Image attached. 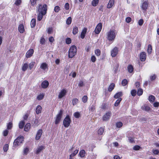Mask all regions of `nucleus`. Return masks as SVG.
<instances>
[{
	"label": "nucleus",
	"mask_w": 159,
	"mask_h": 159,
	"mask_svg": "<svg viewBox=\"0 0 159 159\" xmlns=\"http://www.w3.org/2000/svg\"><path fill=\"white\" fill-rule=\"evenodd\" d=\"M8 145L7 144H5L3 147V149L5 152H6L8 149Z\"/></svg>",
	"instance_id": "47"
},
{
	"label": "nucleus",
	"mask_w": 159,
	"mask_h": 159,
	"mask_svg": "<svg viewBox=\"0 0 159 159\" xmlns=\"http://www.w3.org/2000/svg\"><path fill=\"white\" fill-rule=\"evenodd\" d=\"M146 53L144 52H142L140 54V58L142 61H144L146 59Z\"/></svg>",
	"instance_id": "14"
},
{
	"label": "nucleus",
	"mask_w": 159,
	"mask_h": 159,
	"mask_svg": "<svg viewBox=\"0 0 159 159\" xmlns=\"http://www.w3.org/2000/svg\"><path fill=\"white\" fill-rule=\"evenodd\" d=\"M122 100V98H119L116 101V102H115L114 104V106L115 107H117L119 103H120V102Z\"/></svg>",
	"instance_id": "33"
},
{
	"label": "nucleus",
	"mask_w": 159,
	"mask_h": 159,
	"mask_svg": "<svg viewBox=\"0 0 159 159\" xmlns=\"http://www.w3.org/2000/svg\"><path fill=\"white\" fill-rule=\"evenodd\" d=\"M42 108L40 105H38L36 109V112L37 114H38L41 112Z\"/></svg>",
	"instance_id": "22"
},
{
	"label": "nucleus",
	"mask_w": 159,
	"mask_h": 159,
	"mask_svg": "<svg viewBox=\"0 0 159 159\" xmlns=\"http://www.w3.org/2000/svg\"><path fill=\"white\" fill-rule=\"evenodd\" d=\"M28 67V65L27 63H25L23 64L22 67V70L24 71H25Z\"/></svg>",
	"instance_id": "28"
},
{
	"label": "nucleus",
	"mask_w": 159,
	"mask_h": 159,
	"mask_svg": "<svg viewBox=\"0 0 159 159\" xmlns=\"http://www.w3.org/2000/svg\"><path fill=\"white\" fill-rule=\"evenodd\" d=\"M24 140V137L23 136H20L17 138L13 143V147H16L19 145Z\"/></svg>",
	"instance_id": "4"
},
{
	"label": "nucleus",
	"mask_w": 159,
	"mask_h": 159,
	"mask_svg": "<svg viewBox=\"0 0 159 159\" xmlns=\"http://www.w3.org/2000/svg\"><path fill=\"white\" fill-rule=\"evenodd\" d=\"M45 14L39 12L38 15L37 20L39 21L41 20L43 17V16Z\"/></svg>",
	"instance_id": "25"
},
{
	"label": "nucleus",
	"mask_w": 159,
	"mask_h": 159,
	"mask_svg": "<svg viewBox=\"0 0 159 159\" xmlns=\"http://www.w3.org/2000/svg\"><path fill=\"white\" fill-rule=\"evenodd\" d=\"M63 114V111L61 110L55 118V124L57 125L59 123Z\"/></svg>",
	"instance_id": "6"
},
{
	"label": "nucleus",
	"mask_w": 159,
	"mask_h": 159,
	"mask_svg": "<svg viewBox=\"0 0 159 159\" xmlns=\"http://www.w3.org/2000/svg\"><path fill=\"white\" fill-rule=\"evenodd\" d=\"M131 95L133 96H134L136 94V90L133 89L132 90L131 92Z\"/></svg>",
	"instance_id": "52"
},
{
	"label": "nucleus",
	"mask_w": 159,
	"mask_h": 159,
	"mask_svg": "<svg viewBox=\"0 0 159 159\" xmlns=\"http://www.w3.org/2000/svg\"><path fill=\"white\" fill-rule=\"evenodd\" d=\"M123 95L122 93L121 92H120L116 93L114 96V98H115L118 99L120 98Z\"/></svg>",
	"instance_id": "20"
},
{
	"label": "nucleus",
	"mask_w": 159,
	"mask_h": 159,
	"mask_svg": "<svg viewBox=\"0 0 159 159\" xmlns=\"http://www.w3.org/2000/svg\"><path fill=\"white\" fill-rule=\"evenodd\" d=\"M30 124L29 123H28L25 125L24 128V130L25 131H29L30 128Z\"/></svg>",
	"instance_id": "26"
},
{
	"label": "nucleus",
	"mask_w": 159,
	"mask_h": 159,
	"mask_svg": "<svg viewBox=\"0 0 159 159\" xmlns=\"http://www.w3.org/2000/svg\"><path fill=\"white\" fill-rule=\"evenodd\" d=\"M37 0H30V2L32 6H34L36 3Z\"/></svg>",
	"instance_id": "54"
},
{
	"label": "nucleus",
	"mask_w": 159,
	"mask_h": 159,
	"mask_svg": "<svg viewBox=\"0 0 159 159\" xmlns=\"http://www.w3.org/2000/svg\"><path fill=\"white\" fill-rule=\"evenodd\" d=\"M114 0H110L107 6V7L108 8H111L114 5Z\"/></svg>",
	"instance_id": "17"
},
{
	"label": "nucleus",
	"mask_w": 159,
	"mask_h": 159,
	"mask_svg": "<svg viewBox=\"0 0 159 159\" xmlns=\"http://www.w3.org/2000/svg\"><path fill=\"white\" fill-rule=\"evenodd\" d=\"M115 30H110L107 33V39L109 41H114L117 34Z\"/></svg>",
	"instance_id": "1"
},
{
	"label": "nucleus",
	"mask_w": 159,
	"mask_h": 159,
	"mask_svg": "<svg viewBox=\"0 0 159 159\" xmlns=\"http://www.w3.org/2000/svg\"><path fill=\"white\" fill-rule=\"evenodd\" d=\"M65 8L66 10H68L69 8V5L68 3H66L65 5Z\"/></svg>",
	"instance_id": "62"
},
{
	"label": "nucleus",
	"mask_w": 159,
	"mask_h": 159,
	"mask_svg": "<svg viewBox=\"0 0 159 159\" xmlns=\"http://www.w3.org/2000/svg\"><path fill=\"white\" fill-rule=\"evenodd\" d=\"M35 64L34 62H31L29 65V68L30 70H31L34 67Z\"/></svg>",
	"instance_id": "43"
},
{
	"label": "nucleus",
	"mask_w": 159,
	"mask_h": 159,
	"mask_svg": "<svg viewBox=\"0 0 159 159\" xmlns=\"http://www.w3.org/2000/svg\"><path fill=\"white\" fill-rule=\"evenodd\" d=\"M118 50L116 47H115L111 51V55L112 57H115L118 53Z\"/></svg>",
	"instance_id": "13"
},
{
	"label": "nucleus",
	"mask_w": 159,
	"mask_h": 159,
	"mask_svg": "<svg viewBox=\"0 0 159 159\" xmlns=\"http://www.w3.org/2000/svg\"><path fill=\"white\" fill-rule=\"evenodd\" d=\"M31 28H34L36 25V20L35 19H32L31 21Z\"/></svg>",
	"instance_id": "27"
},
{
	"label": "nucleus",
	"mask_w": 159,
	"mask_h": 159,
	"mask_svg": "<svg viewBox=\"0 0 159 159\" xmlns=\"http://www.w3.org/2000/svg\"><path fill=\"white\" fill-rule=\"evenodd\" d=\"M140 148V147L139 146L136 145L133 147V149L134 150L136 151L139 150Z\"/></svg>",
	"instance_id": "58"
},
{
	"label": "nucleus",
	"mask_w": 159,
	"mask_h": 159,
	"mask_svg": "<svg viewBox=\"0 0 159 159\" xmlns=\"http://www.w3.org/2000/svg\"><path fill=\"white\" fill-rule=\"evenodd\" d=\"M71 43V39L69 38H67L66 39V43L67 44H69Z\"/></svg>",
	"instance_id": "59"
},
{
	"label": "nucleus",
	"mask_w": 159,
	"mask_h": 159,
	"mask_svg": "<svg viewBox=\"0 0 159 159\" xmlns=\"http://www.w3.org/2000/svg\"><path fill=\"white\" fill-rule=\"evenodd\" d=\"M143 93V90L141 89H139L138 90L137 94L139 96L141 95Z\"/></svg>",
	"instance_id": "42"
},
{
	"label": "nucleus",
	"mask_w": 159,
	"mask_h": 159,
	"mask_svg": "<svg viewBox=\"0 0 159 159\" xmlns=\"http://www.w3.org/2000/svg\"><path fill=\"white\" fill-rule=\"evenodd\" d=\"M49 84V83L48 81L44 80L42 82L41 86L43 88L46 89L48 87Z\"/></svg>",
	"instance_id": "16"
},
{
	"label": "nucleus",
	"mask_w": 159,
	"mask_h": 159,
	"mask_svg": "<svg viewBox=\"0 0 159 159\" xmlns=\"http://www.w3.org/2000/svg\"><path fill=\"white\" fill-rule=\"evenodd\" d=\"M152 46L151 45L149 44L148 45V52L149 54H151L152 51Z\"/></svg>",
	"instance_id": "39"
},
{
	"label": "nucleus",
	"mask_w": 159,
	"mask_h": 159,
	"mask_svg": "<svg viewBox=\"0 0 159 159\" xmlns=\"http://www.w3.org/2000/svg\"><path fill=\"white\" fill-rule=\"evenodd\" d=\"M42 130L41 129H39L35 137L36 140H38L40 139L42 134Z\"/></svg>",
	"instance_id": "11"
},
{
	"label": "nucleus",
	"mask_w": 159,
	"mask_h": 159,
	"mask_svg": "<svg viewBox=\"0 0 159 159\" xmlns=\"http://www.w3.org/2000/svg\"><path fill=\"white\" fill-rule=\"evenodd\" d=\"M25 125V122L23 121H21L20 122V123H19V128L20 129H22L23 128L24 125Z\"/></svg>",
	"instance_id": "41"
},
{
	"label": "nucleus",
	"mask_w": 159,
	"mask_h": 159,
	"mask_svg": "<svg viewBox=\"0 0 159 159\" xmlns=\"http://www.w3.org/2000/svg\"><path fill=\"white\" fill-rule=\"evenodd\" d=\"M8 133V130L6 129L3 132V135L5 136H6L7 135Z\"/></svg>",
	"instance_id": "63"
},
{
	"label": "nucleus",
	"mask_w": 159,
	"mask_h": 159,
	"mask_svg": "<svg viewBox=\"0 0 159 159\" xmlns=\"http://www.w3.org/2000/svg\"><path fill=\"white\" fill-rule=\"evenodd\" d=\"M128 70L129 72L130 73H132L134 70L133 66L131 65H129L128 66Z\"/></svg>",
	"instance_id": "29"
},
{
	"label": "nucleus",
	"mask_w": 159,
	"mask_h": 159,
	"mask_svg": "<svg viewBox=\"0 0 159 159\" xmlns=\"http://www.w3.org/2000/svg\"><path fill=\"white\" fill-rule=\"evenodd\" d=\"M29 151L28 148H26L24 149L23 153L25 155H27Z\"/></svg>",
	"instance_id": "55"
},
{
	"label": "nucleus",
	"mask_w": 159,
	"mask_h": 159,
	"mask_svg": "<svg viewBox=\"0 0 159 159\" xmlns=\"http://www.w3.org/2000/svg\"><path fill=\"white\" fill-rule=\"evenodd\" d=\"M72 21V19L71 17H69L66 20V24L68 25H70Z\"/></svg>",
	"instance_id": "37"
},
{
	"label": "nucleus",
	"mask_w": 159,
	"mask_h": 159,
	"mask_svg": "<svg viewBox=\"0 0 159 159\" xmlns=\"http://www.w3.org/2000/svg\"><path fill=\"white\" fill-rule=\"evenodd\" d=\"M87 28H85L82 30L81 34V38L83 39L84 38L87 31Z\"/></svg>",
	"instance_id": "18"
},
{
	"label": "nucleus",
	"mask_w": 159,
	"mask_h": 159,
	"mask_svg": "<svg viewBox=\"0 0 159 159\" xmlns=\"http://www.w3.org/2000/svg\"><path fill=\"white\" fill-rule=\"evenodd\" d=\"M127 81L125 79H124L122 81V84L123 86H125L127 84Z\"/></svg>",
	"instance_id": "51"
},
{
	"label": "nucleus",
	"mask_w": 159,
	"mask_h": 159,
	"mask_svg": "<svg viewBox=\"0 0 159 159\" xmlns=\"http://www.w3.org/2000/svg\"><path fill=\"white\" fill-rule=\"evenodd\" d=\"M143 22L144 21L142 19H141L139 20L138 21V24L139 25L141 26L143 24Z\"/></svg>",
	"instance_id": "57"
},
{
	"label": "nucleus",
	"mask_w": 159,
	"mask_h": 159,
	"mask_svg": "<svg viewBox=\"0 0 159 159\" xmlns=\"http://www.w3.org/2000/svg\"><path fill=\"white\" fill-rule=\"evenodd\" d=\"M111 115V112L108 111L102 117V120L104 121L108 120L110 118Z\"/></svg>",
	"instance_id": "8"
},
{
	"label": "nucleus",
	"mask_w": 159,
	"mask_h": 159,
	"mask_svg": "<svg viewBox=\"0 0 159 159\" xmlns=\"http://www.w3.org/2000/svg\"><path fill=\"white\" fill-rule=\"evenodd\" d=\"M115 86V84L114 83H111L109 86L108 91L109 92H111L114 89Z\"/></svg>",
	"instance_id": "21"
},
{
	"label": "nucleus",
	"mask_w": 159,
	"mask_h": 159,
	"mask_svg": "<svg viewBox=\"0 0 159 159\" xmlns=\"http://www.w3.org/2000/svg\"><path fill=\"white\" fill-rule=\"evenodd\" d=\"M45 148V147L43 146H41L39 147L36 149L35 153L37 154H39Z\"/></svg>",
	"instance_id": "15"
},
{
	"label": "nucleus",
	"mask_w": 159,
	"mask_h": 159,
	"mask_svg": "<svg viewBox=\"0 0 159 159\" xmlns=\"http://www.w3.org/2000/svg\"><path fill=\"white\" fill-rule=\"evenodd\" d=\"M152 152L154 155H158L159 153V151L157 149H153Z\"/></svg>",
	"instance_id": "56"
},
{
	"label": "nucleus",
	"mask_w": 159,
	"mask_h": 159,
	"mask_svg": "<svg viewBox=\"0 0 159 159\" xmlns=\"http://www.w3.org/2000/svg\"><path fill=\"white\" fill-rule=\"evenodd\" d=\"M38 12L46 14L47 10V5L44 4L42 5L41 4L39 5L38 7L37 8Z\"/></svg>",
	"instance_id": "3"
},
{
	"label": "nucleus",
	"mask_w": 159,
	"mask_h": 159,
	"mask_svg": "<svg viewBox=\"0 0 159 159\" xmlns=\"http://www.w3.org/2000/svg\"><path fill=\"white\" fill-rule=\"evenodd\" d=\"M99 2V0H93L92 2V5L93 6H96Z\"/></svg>",
	"instance_id": "34"
},
{
	"label": "nucleus",
	"mask_w": 159,
	"mask_h": 159,
	"mask_svg": "<svg viewBox=\"0 0 159 159\" xmlns=\"http://www.w3.org/2000/svg\"><path fill=\"white\" fill-rule=\"evenodd\" d=\"M71 120L69 116H67L63 121V124L66 128L68 127L70 125Z\"/></svg>",
	"instance_id": "5"
},
{
	"label": "nucleus",
	"mask_w": 159,
	"mask_h": 159,
	"mask_svg": "<svg viewBox=\"0 0 159 159\" xmlns=\"http://www.w3.org/2000/svg\"><path fill=\"white\" fill-rule=\"evenodd\" d=\"M102 27V24L100 23L96 26L95 29V32L96 34H99L100 32Z\"/></svg>",
	"instance_id": "9"
},
{
	"label": "nucleus",
	"mask_w": 159,
	"mask_h": 159,
	"mask_svg": "<svg viewBox=\"0 0 159 159\" xmlns=\"http://www.w3.org/2000/svg\"><path fill=\"white\" fill-rule=\"evenodd\" d=\"M78 102V100L77 98H74L72 100L73 105L74 106L76 105Z\"/></svg>",
	"instance_id": "45"
},
{
	"label": "nucleus",
	"mask_w": 159,
	"mask_h": 159,
	"mask_svg": "<svg viewBox=\"0 0 159 159\" xmlns=\"http://www.w3.org/2000/svg\"><path fill=\"white\" fill-rule=\"evenodd\" d=\"M74 116L76 118H79L80 116V113L79 112H76L74 113Z\"/></svg>",
	"instance_id": "38"
},
{
	"label": "nucleus",
	"mask_w": 159,
	"mask_h": 159,
	"mask_svg": "<svg viewBox=\"0 0 159 159\" xmlns=\"http://www.w3.org/2000/svg\"><path fill=\"white\" fill-rule=\"evenodd\" d=\"M34 50L33 49H30L28 50L26 54V57L28 58L32 56L34 53Z\"/></svg>",
	"instance_id": "12"
},
{
	"label": "nucleus",
	"mask_w": 159,
	"mask_h": 159,
	"mask_svg": "<svg viewBox=\"0 0 159 159\" xmlns=\"http://www.w3.org/2000/svg\"><path fill=\"white\" fill-rule=\"evenodd\" d=\"M88 100V97L87 96H84L82 98V100L83 102L86 103L87 102Z\"/></svg>",
	"instance_id": "44"
},
{
	"label": "nucleus",
	"mask_w": 159,
	"mask_h": 159,
	"mask_svg": "<svg viewBox=\"0 0 159 159\" xmlns=\"http://www.w3.org/2000/svg\"><path fill=\"white\" fill-rule=\"evenodd\" d=\"M40 68L43 70H45L48 68V65L45 63H43L41 64Z\"/></svg>",
	"instance_id": "23"
},
{
	"label": "nucleus",
	"mask_w": 159,
	"mask_h": 159,
	"mask_svg": "<svg viewBox=\"0 0 159 159\" xmlns=\"http://www.w3.org/2000/svg\"><path fill=\"white\" fill-rule=\"evenodd\" d=\"M77 52L76 47L75 45L71 46L69 51L68 56L69 57L72 58L76 54Z\"/></svg>",
	"instance_id": "2"
},
{
	"label": "nucleus",
	"mask_w": 159,
	"mask_h": 159,
	"mask_svg": "<svg viewBox=\"0 0 159 159\" xmlns=\"http://www.w3.org/2000/svg\"><path fill=\"white\" fill-rule=\"evenodd\" d=\"M141 108L142 110L148 111L150 110V108L149 107L146 105H144L141 107Z\"/></svg>",
	"instance_id": "24"
},
{
	"label": "nucleus",
	"mask_w": 159,
	"mask_h": 159,
	"mask_svg": "<svg viewBox=\"0 0 159 159\" xmlns=\"http://www.w3.org/2000/svg\"><path fill=\"white\" fill-rule=\"evenodd\" d=\"M85 154V151L84 150H81L80 152V155L81 157H83Z\"/></svg>",
	"instance_id": "36"
},
{
	"label": "nucleus",
	"mask_w": 159,
	"mask_h": 159,
	"mask_svg": "<svg viewBox=\"0 0 159 159\" xmlns=\"http://www.w3.org/2000/svg\"><path fill=\"white\" fill-rule=\"evenodd\" d=\"M12 126V124L11 122H9L7 125V129H10Z\"/></svg>",
	"instance_id": "50"
},
{
	"label": "nucleus",
	"mask_w": 159,
	"mask_h": 159,
	"mask_svg": "<svg viewBox=\"0 0 159 159\" xmlns=\"http://www.w3.org/2000/svg\"><path fill=\"white\" fill-rule=\"evenodd\" d=\"M95 54L97 56H99L101 54V51L99 49H97L95 51Z\"/></svg>",
	"instance_id": "49"
},
{
	"label": "nucleus",
	"mask_w": 159,
	"mask_h": 159,
	"mask_svg": "<svg viewBox=\"0 0 159 159\" xmlns=\"http://www.w3.org/2000/svg\"><path fill=\"white\" fill-rule=\"evenodd\" d=\"M148 3L147 1H145L141 3L140 7L143 12H145L147 10Z\"/></svg>",
	"instance_id": "7"
},
{
	"label": "nucleus",
	"mask_w": 159,
	"mask_h": 159,
	"mask_svg": "<svg viewBox=\"0 0 159 159\" xmlns=\"http://www.w3.org/2000/svg\"><path fill=\"white\" fill-rule=\"evenodd\" d=\"M156 78V76L154 75H153L151 76L150 77V79L151 80H155Z\"/></svg>",
	"instance_id": "64"
},
{
	"label": "nucleus",
	"mask_w": 159,
	"mask_h": 159,
	"mask_svg": "<svg viewBox=\"0 0 159 159\" xmlns=\"http://www.w3.org/2000/svg\"><path fill=\"white\" fill-rule=\"evenodd\" d=\"M96 60V58L94 56H93L91 57V60L93 62H95Z\"/></svg>",
	"instance_id": "61"
},
{
	"label": "nucleus",
	"mask_w": 159,
	"mask_h": 159,
	"mask_svg": "<svg viewBox=\"0 0 159 159\" xmlns=\"http://www.w3.org/2000/svg\"><path fill=\"white\" fill-rule=\"evenodd\" d=\"M123 125L122 123L121 122H117L116 123V126L118 128H120Z\"/></svg>",
	"instance_id": "46"
},
{
	"label": "nucleus",
	"mask_w": 159,
	"mask_h": 159,
	"mask_svg": "<svg viewBox=\"0 0 159 159\" xmlns=\"http://www.w3.org/2000/svg\"><path fill=\"white\" fill-rule=\"evenodd\" d=\"M66 92H67L66 89H62L59 94L58 98L59 99L61 98L66 95Z\"/></svg>",
	"instance_id": "10"
},
{
	"label": "nucleus",
	"mask_w": 159,
	"mask_h": 159,
	"mask_svg": "<svg viewBox=\"0 0 159 159\" xmlns=\"http://www.w3.org/2000/svg\"><path fill=\"white\" fill-rule=\"evenodd\" d=\"M104 131V129L102 127L100 128L98 130V135L102 134Z\"/></svg>",
	"instance_id": "31"
},
{
	"label": "nucleus",
	"mask_w": 159,
	"mask_h": 159,
	"mask_svg": "<svg viewBox=\"0 0 159 159\" xmlns=\"http://www.w3.org/2000/svg\"><path fill=\"white\" fill-rule=\"evenodd\" d=\"M60 10V7L58 6H56L54 8V11L55 12L57 13Z\"/></svg>",
	"instance_id": "40"
},
{
	"label": "nucleus",
	"mask_w": 159,
	"mask_h": 159,
	"mask_svg": "<svg viewBox=\"0 0 159 159\" xmlns=\"http://www.w3.org/2000/svg\"><path fill=\"white\" fill-rule=\"evenodd\" d=\"M45 40L43 37H42L40 40V43L42 44H45Z\"/></svg>",
	"instance_id": "48"
},
{
	"label": "nucleus",
	"mask_w": 159,
	"mask_h": 159,
	"mask_svg": "<svg viewBox=\"0 0 159 159\" xmlns=\"http://www.w3.org/2000/svg\"><path fill=\"white\" fill-rule=\"evenodd\" d=\"M155 98L153 95H151L148 98V100L150 102H154Z\"/></svg>",
	"instance_id": "35"
},
{
	"label": "nucleus",
	"mask_w": 159,
	"mask_h": 159,
	"mask_svg": "<svg viewBox=\"0 0 159 159\" xmlns=\"http://www.w3.org/2000/svg\"><path fill=\"white\" fill-rule=\"evenodd\" d=\"M44 96V94H41L37 96V99L39 100H41L43 98Z\"/></svg>",
	"instance_id": "32"
},
{
	"label": "nucleus",
	"mask_w": 159,
	"mask_h": 159,
	"mask_svg": "<svg viewBox=\"0 0 159 159\" xmlns=\"http://www.w3.org/2000/svg\"><path fill=\"white\" fill-rule=\"evenodd\" d=\"M47 30L48 33L49 34H50L52 33V28H48V30Z\"/></svg>",
	"instance_id": "60"
},
{
	"label": "nucleus",
	"mask_w": 159,
	"mask_h": 159,
	"mask_svg": "<svg viewBox=\"0 0 159 159\" xmlns=\"http://www.w3.org/2000/svg\"><path fill=\"white\" fill-rule=\"evenodd\" d=\"M18 30L21 33H23L24 31V28L23 25L22 24L19 25Z\"/></svg>",
	"instance_id": "19"
},
{
	"label": "nucleus",
	"mask_w": 159,
	"mask_h": 159,
	"mask_svg": "<svg viewBox=\"0 0 159 159\" xmlns=\"http://www.w3.org/2000/svg\"><path fill=\"white\" fill-rule=\"evenodd\" d=\"M78 32V28L77 27L75 26L74 27L72 33L74 35L77 34Z\"/></svg>",
	"instance_id": "30"
},
{
	"label": "nucleus",
	"mask_w": 159,
	"mask_h": 159,
	"mask_svg": "<svg viewBox=\"0 0 159 159\" xmlns=\"http://www.w3.org/2000/svg\"><path fill=\"white\" fill-rule=\"evenodd\" d=\"M21 0H16L15 2V4L17 6H19L21 4Z\"/></svg>",
	"instance_id": "53"
}]
</instances>
